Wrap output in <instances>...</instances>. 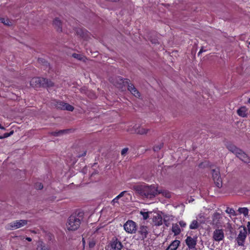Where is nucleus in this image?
Returning <instances> with one entry per match:
<instances>
[{"label": "nucleus", "instance_id": "nucleus-46", "mask_svg": "<svg viewBox=\"0 0 250 250\" xmlns=\"http://www.w3.org/2000/svg\"><path fill=\"white\" fill-rule=\"evenodd\" d=\"M205 51H206V50H204L203 47H202L201 48V49H200V50L199 51V52H198V56H200V54H201L202 52H205Z\"/></svg>", "mask_w": 250, "mask_h": 250}, {"label": "nucleus", "instance_id": "nucleus-51", "mask_svg": "<svg viewBox=\"0 0 250 250\" xmlns=\"http://www.w3.org/2000/svg\"><path fill=\"white\" fill-rule=\"evenodd\" d=\"M115 198H116L117 200H119L120 198H121V197L118 195L115 197Z\"/></svg>", "mask_w": 250, "mask_h": 250}, {"label": "nucleus", "instance_id": "nucleus-17", "mask_svg": "<svg viewBox=\"0 0 250 250\" xmlns=\"http://www.w3.org/2000/svg\"><path fill=\"white\" fill-rule=\"evenodd\" d=\"M53 24L58 32L62 31V23L59 18H56L54 19Z\"/></svg>", "mask_w": 250, "mask_h": 250}, {"label": "nucleus", "instance_id": "nucleus-37", "mask_svg": "<svg viewBox=\"0 0 250 250\" xmlns=\"http://www.w3.org/2000/svg\"><path fill=\"white\" fill-rule=\"evenodd\" d=\"M63 131H54V132H51L50 133V134L52 136H59L61 135H62V132Z\"/></svg>", "mask_w": 250, "mask_h": 250}, {"label": "nucleus", "instance_id": "nucleus-18", "mask_svg": "<svg viewBox=\"0 0 250 250\" xmlns=\"http://www.w3.org/2000/svg\"><path fill=\"white\" fill-rule=\"evenodd\" d=\"M120 80L121 81V82L123 83H125V86H127L128 90L130 92V90H131L133 88L135 87L133 84L130 83V80L128 79H121L120 78Z\"/></svg>", "mask_w": 250, "mask_h": 250}, {"label": "nucleus", "instance_id": "nucleus-36", "mask_svg": "<svg viewBox=\"0 0 250 250\" xmlns=\"http://www.w3.org/2000/svg\"><path fill=\"white\" fill-rule=\"evenodd\" d=\"M163 146V144L162 143L159 144L158 145H156L153 147V150L155 152L158 151Z\"/></svg>", "mask_w": 250, "mask_h": 250}, {"label": "nucleus", "instance_id": "nucleus-42", "mask_svg": "<svg viewBox=\"0 0 250 250\" xmlns=\"http://www.w3.org/2000/svg\"><path fill=\"white\" fill-rule=\"evenodd\" d=\"M86 152H86V150H84V151L83 152V153L82 154H79V155H78V157L79 158H80V157H81L84 156H85V155H86Z\"/></svg>", "mask_w": 250, "mask_h": 250}, {"label": "nucleus", "instance_id": "nucleus-23", "mask_svg": "<svg viewBox=\"0 0 250 250\" xmlns=\"http://www.w3.org/2000/svg\"><path fill=\"white\" fill-rule=\"evenodd\" d=\"M228 148L229 150L232 152L233 153L235 154L236 155L237 153H239V152H240V149L236 147L235 146L233 145H229L228 146Z\"/></svg>", "mask_w": 250, "mask_h": 250}, {"label": "nucleus", "instance_id": "nucleus-8", "mask_svg": "<svg viewBox=\"0 0 250 250\" xmlns=\"http://www.w3.org/2000/svg\"><path fill=\"white\" fill-rule=\"evenodd\" d=\"M28 222L27 220H16L9 223V226L11 229H16L25 226L27 224Z\"/></svg>", "mask_w": 250, "mask_h": 250}, {"label": "nucleus", "instance_id": "nucleus-33", "mask_svg": "<svg viewBox=\"0 0 250 250\" xmlns=\"http://www.w3.org/2000/svg\"><path fill=\"white\" fill-rule=\"evenodd\" d=\"M226 212L233 216L236 215V213H235V210L232 208H229V207H228L226 210Z\"/></svg>", "mask_w": 250, "mask_h": 250}, {"label": "nucleus", "instance_id": "nucleus-21", "mask_svg": "<svg viewBox=\"0 0 250 250\" xmlns=\"http://www.w3.org/2000/svg\"><path fill=\"white\" fill-rule=\"evenodd\" d=\"M37 250H49V248L42 241H39L37 245Z\"/></svg>", "mask_w": 250, "mask_h": 250}, {"label": "nucleus", "instance_id": "nucleus-14", "mask_svg": "<svg viewBox=\"0 0 250 250\" xmlns=\"http://www.w3.org/2000/svg\"><path fill=\"white\" fill-rule=\"evenodd\" d=\"M43 78L36 77L33 78L30 81V84L34 87H42L43 82L42 81Z\"/></svg>", "mask_w": 250, "mask_h": 250}, {"label": "nucleus", "instance_id": "nucleus-35", "mask_svg": "<svg viewBox=\"0 0 250 250\" xmlns=\"http://www.w3.org/2000/svg\"><path fill=\"white\" fill-rule=\"evenodd\" d=\"M14 133V131L12 130L9 133H5L3 135H0V139H3L7 138L11 135H12Z\"/></svg>", "mask_w": 250, "mask_h": 250}, {"label": "nucleus", "instance_id": "nucleus-24", "mask_svg": "<svg viewBox=\"0 0 250 250\" xmlns=\"http://www.w3.org/2000/svg\"><path fill=\"white\" fill-rule=\"evenodd\" d=\"M153 222L155 225L159 226L163 224V218L162 217L158 215L153 218Z\"/></svg>", "mask_w": 250, "mask_h": 250}, {"label": "nucleus", "instance_id": "nucleus-55", "mask_svg": "<svg viewBox=\"0 0 250 250\" xmlns=\"http://www.w3.org/2000/svg\"><path fill=\"white\" fill-rule=\"evenodd\" d=\"M249 44H250V42H249Z\"/></svg>", "mask_w": 250, "mask_h": 250}, {"label": "nucleus", "instance_id": "nucleus-52", "mask_svg": "<svg viewBox=\"0 0 250 250\" xmlns=\"http://www.w3.org/2000/svg\"><path fill=\"white\" fill-rule=\"evenodd\" d=\"M115 198H116L117 200H119L120 198H121V197L118 195L115 197Z\"/></svg>", "mask_w": 250, "mask_h": 250}, {"label": "nucleus", "instance_id": "nucleus-47", "mask_svg": "<svg viewBox=\"0 0 250 250\" xmlns=\"http://www.w3.org/2000/svg\"><path fill=\"white\" fill-rule=\"evenodd\" d=\"M166 216L164 217V223H165V224L166 225V226H167V227H168L169 224V223H168V222H167V221L166 220Z\"/></svg>", "mask_w": 250, "mask_h": 250}, {"label": "nucleus", "instance_id": "nucleus-2", "mask_svg": "<svg viewBox=\"0 0 250 250\" xmlns=\"http://www.w3.org/2000/svg\"><path fill=\"white\" fill-rule=\"evenodd\" d=\"M83 211H77L71 214L68 219L66 226L69 230H77L80 226L81 221L83 218Z\"/></svg>", "mask_w": 250, "mask_h": 250}, {"label": "nucleus", "instance_id": "nucleus-22", "mask_svg": "<svg viewBox=\"0 0 250 250\" xmlns=\"http://www.w3.org/2000/svg\"><path fill=\"white\" fill-rule=\"evenodd\" d=\"M42 81L43 82L42 87H51L54 86V83L47 79L43 78Z\"/></svg>", "mask_w": 250, "mask_h": 250}, {"label": "nucleus", "instance_id": "nucleus-3", "mask_svg": "<svg viewBox=\"0 0 250 250\" xmlns=\"http://www.w3.org/2000/svg\"><path fill=\"white\" fill-rule=\"evenodd\" d=\"M54 104L56 108L61 110L72 111L74 109L73 106L63 101H55Z\"/></svg>", "mask_w": 250, "mask_h": 250}, {"label": "nucleus", "instance_id": "nucleus-45", "mask_svg": "<svg viewBox=\"0 0 250 250\" xmlns=\"http://www.w3.org/2000/svg\"><path fill=\"white\" fill-rule=\"evenodd\" d=\"M60 131H63L62 132V134L64 133H67L70 131V129H63V130H60Z\"/></svg>", "mask_w": 250, "mask_h": 250}, {"label": "nucleus", "instance_id": "nucleus-44", "mask_svg": "<svg viewBox=\"0 0 250 250\" xmlns=\"http://www.w3.org/2000/svg\"><path fill=\"white\" fill-rule=\"evenodd\" d=\"M111 203L113 205H115V203H118V200L115 198L112 200Z\"/></svg>", "mask_w": 250, "mask_h": 250}, {"label": "nucleus", "instance_id": "nucleus-7", "mask_svg": "<svg viewBox=\"0 0 250 250\" xmlns=\"http://www.w3.org/2000/svg\"><path fill=\"white\" fill-rule=\"evenodd\" d=\"M125 230L128 233H134L137 230L135 222L132 220L127 221L124 225Z\"/></svg>", "mask_w": 250, "mask_h": 250}, {"label": "nucleus", "instance_id": "nucleus-19", "mask_svg": "<svg viewBox=\"0 0 250 250\" xmlns=\"http://www.w3.org/2000/svg\"><path fill=\"white\" fill-rule=\"evenodd\" d=\"M180 243V241L175 240L173 241L169 246L167 248L166 250H176Z\"/></svg>", "mask_w": 250, "mask_h": 250}, {"label": "nucleus", "instance_id": "nucleus-25", "mask_svg": "<svg viewBox=\"0 0 250 250\" xmlns=\"http://www.w3.org/2000/svg\"><path fill=\"white\" fill-rule=\"evenodd\" d=\"M159 194H161L163 196H164L167 198H169L171 197V193L167 190H165V189L158 190V195Z\"/></svg>", "mask_w": 250, "mask_h": 250}, {"label": "nucleus", "instance_id": "nucleus-49", "mask_svg": "<svg viewBox=\"0 0 250 250\" xmlns=\"http://www.w3.org/2000/svg\"><path fill=\"white\" fill-rule=\"evenodd\" d=\"M98 173V170H94V171L91 174V176H93V175H94L95 174H97Z\"/></svg>", "mask_w": 250, "mask_h": 250}, {"label": "nucleus", "instance_id": "nucleus-1", "mask_svg": "<svg viewBox=\"0 0 250 250\" xmlns=\"http://www.w3.org/2000/svg\"><path fill=\"white\" fill-rule=\"evenodd\" d=\"M130 188L143 199H152L158 195V188L154 185H133Z\"/></svg>", "mask_w": 250, "mask_h": 250}, {"label": "nucleus", "instance_id": "nucleus-31", "mask_svg": "<svg viewBox=\"0 0 250 250\" xmlns=\"http://www.w3.org/2000/svg\"><path fill=\"white\" fill-rule=\"evenodd\" d=\"M0 21L5 25L8 26H11L12 25V22L8 19L0 18Z\"/></svg>", "mask_w": 250, "mask_h": 250}, {"label": "nucleus", "instance_id": "nucleus-54", "mask_svg": "<svg viewBox=\"0 0 250 250\" xmlns=\"http://www.w3.org/2000/svg\"><path fill=\"white\" fill-rule=\"evenodd\" d=\"M248 103L250 104V98H249V99L248 100Z\"/></svg>", "mask_w": 250, "mask_h": 250}, {"label": "nucleus", "instance_id": "nucleus-39", "mask_svg": "<svg viewBox=\"0 0 250 250\" xmlns=\"http://www.w3.org/2000/svg\"><path fill=\"white\" fill-rule=\"evenodd\" d=\"M141 214L143 215V218L145 220L147 219L149 217L148 212H141Z\"/></svg>", "mask_w": 250, "mask_h": 250}, {"label": "nucleus", "instance_id": "nucleus-20", "mask_svg": "<svg viewBox=\"0 0 250 250\" xmlns=\"http://www.w3.org/2000/svg\"><path fill=\"white\" fill-rule=\"evenodd\" d=\"M247 108L245 106H242L237 110L238 115L242 117H246L247 114L246 113Z\"/></svg>", "mask_w": 250, "mask_h": 250}, {"label": "nucleus", "instance_id": "nucleus-28", "mask_svg": "<svg viewBox=\"0 0 250 250\" xmlns=\"http://www.w3.org/2000/svg\"><path fill=\"white\" fill-rule=\"evenodd\" d=\"M72 56L78 60L83 61V62H85L86 60V58L83 55L80 54L73 53Z\"/></svg>", "mask_w": 250, "mask_h": 250}, {"label": "nucleus", "instance_id": "nucleus-13", "mask_svg": "<svg viewBox=\"0 0 250 250\" xmlns=\"http://www.w3.org/2000/svg\"><path fill=\"white\" fill-rule=\"evenodd\" d=\"M224 232L222 229H215L213 232V238L216 241H220L224 238Z\"/></svg>", "mask_w": 250, "mask_h": 250}, {"label": "nucleus", "instance_id": "nucleus-30", "mask_svg": "<svg viewBox=\"0 0 250 250\" xmlns=\"http://www.w3.org/2000/svg\"><path fill=\"white\" fill-rule=\"evenodd\" d=\"M38 61L39 63L43 64L44 66L46 67V68L49 67V63L46 61L43 58H39L38 60Z\"/></svg>", "mask_w": 250, "mask_h": 250}, {"label": "nucleus", "instance_id": "nucleus-43", "mask_svg": "<svg viewBox=\"0 0 250 250\" xmlns=\"http://www.w3.org/2000/svg\"><path fill=\"white\" fill-rule=\"evenodd\" d=\"M126 193H127L126 191H123L119 194V196L121 198L123 197L125 194Z\"/></svg>", "mask_w": 250, "mask_h": 250}, {"label": "nucleus", "instance_id": "nucleus-15", "mask_svg": "<svg viewBox=\"0 0 250 250\" xmlns=\"http://www.w3.org/2000/svg\"><path fill=\"white\" fill-rule=\"evenodd\" d=\"M236 156L245 163H249L250 162V159L248 156L241 149Z\"/></svg>", "mask_w": 250, "mask_h": 250}, {"label": "nucleus", "instance_id": "nucleus-34", "mask_svg": "<svg viewBox=\"0 0 250 250\" xmlns=\"http://www.w3.org/2000/svg\"><path fill=\"white\" fill-rule=\"evenodd\" d=\"M130 92L134 95L136 97H139L140 96V93L138 91V90L135 88H133L131 90H130Z\"/></svg>", "mask_w": 250, "mask_h": 250}, {"label": "nucleus", "instance_id": "nucleus-38", "mask_svg": "<svg viewBox=\"0 0 250 250\" xmlns=\"http://www.w3.org/2000/svg\"><path fill=\"white\" fill-rule=\"evenodd\" d=\"M35 188L37 189H42L43 188V185L41 183H37L35 184Z\"/></svg>", "mask_w": 250, "mask_h": 250}, {"label": "nucleus", "instance_id": "nucleus-16", "mask_svg": "<svg viewBox=\"0 0 250 250\" xmlns=\"http://www.w3.org/2000/svg\"><path fill=\"white\" fill-rule=\"evenodd\" d=\"M76 33L78 36L84 39H87L88 36V32L84 29L77 28L76 30Z\"/></svg>", "mask_w": 250, "mask_h": 250}, {"label": "nucleus", "instance_id": "nucleus-50", "mask_svg": "<svg viewBox=\"0 0 250 250\" xmlns=\"http://www.w3.org/2000/svg\"><path fill=\"white\" fill-rule=\"evenodd\" d=\"M25 239L29 242H31L32 241V239L30 237H26Z\"/></svg>", "mask_w": 250, "mask_h": 250}, {"label": "nucleus", "instance_id": "nucleus-10", "mask_svg": "<svg viewBox=\"0 0 250 250\" xmlns=\"http://www.w3.org/2000/svg\"><path fill=\"white\" fill-rule=\"evenodd\" d=\"M222 216L219 213H214L212 216V225L217 228L221 227L222 225Z\"/></svg>", "mask_w": 250, "mask_h": 250}, {"label": "nucleus", "instance_id": "nucleus-41", "mask_svg": "<svg viewBox=\"0 0 250 250\" xmlns=\"http://www.w3.org/2000/svg\"><path fill=\"white\" fill-rule=\"evenodd\" d=\"M179 223L181 227L184 228L186 226V223L183 221H180Z\"/></svg>", "mask_w": 250, "mask_h": 250}, {"label": "nucleus", "instance_id": "nucleus-11", "mask_svg": "<svg viewBox=\"0 0 250 250\" xmlns=\"http://www.w3.org/2000/svg\"><path fill=\"white\" fill-rule=\"evenodd\" d=\"M186 243L188 247V249H196L197 238L188 236L185 240Z\"/></svg>", "mask_w": 250, "mask_h": 250}, {"label": "nucleus", "instance_id": "nucleus-4", "mask_svg": "<svg viewBox=\"0 0 250 250\" xmlns=\"http://www.w3.org/2000/svg\"><path fill=\"white\" fill-rule=\"evenodd\" d=\"M149 130V129L144 128L137 125H135L132 127H128L126 130L127 132H129L131 133H137L140 135L146 134Z\"/></svg>", "mask_w": 250, "mask_h": 250}, {"label": "nucleus", "instance_id": "nucleus-26", "mask_svg": "<svg viewBox=\"0 0 250 250\" xmlns=\"http://www.w3.org/2000/svg\"><path fill=\"white\" fill-rule=\"evenodd\" d=\"M120 78L123 79L121 77H118L116 78V82L114 83V84L119 88H123V87L125 86V84L121 82L120 80Z\"/></svg>", "mask_w": 250, "mask_h": 250}, {"label": "nucleus", "instance_id": "nucleus-48", "mask_svg": "<svg viewBox=\"0 0 250 250\" xmlns=\"http://www.w3.org/2000/svg\"><path fill=\"white\" fill-rule=\"evenodd\" d=\"M247 228H248L249 233H250V222H248V223Z\"/></svg>", "mask_w": 250, "mask_h": 250}, {"label": "nucleus", "instance_id": "nucleus-29", "mask_svg": "<svg viewBox=\"0 0 250 250\" xmlns=\"http://www.w3.org/2000/svg\"><path fill=\"white\" fill-rule=\"evenodd\" d=\"M238 211L240 214H243L245 216L248 215L249 209L247 208H240Z\"/></svg>", "mask_w": 250, "mask_h": 250}, {"label": "nucleus", "instance_id": "nucleus-9", "mask_svg": "<svg viewBox=\"0 0 250 250\" xmlns=\"http://www.w3.org/2000/svg\"><path fill=\"white\" fill-rule=\"evenodd\" d=\"M148 233V227L146 226L141 225L138 230V233L139 234V239L142 240H144L147 237Z\"/></svg>", "mask_w": 250, "mask_h": 250}, {"label": "nucleus", "instance_id": "nucleus-53", "mask_svg": "<svg viewBox=\"0 0 250 250\" xmlns=\"http://www.w3.org/2000/svg\"><path fill=\"white\" fill-rule=\"evenodd\" d=\"M94 244H93L90 243L89 244V247L91 248V247H92L94 246Z\"/></svg>", "mask_w": 250, "mask_h": 250}, {"label": "nucleus", "instance_id": "nucleus-12", "mask_svg": "<svg viewBox=\"0 0 250 250\" xmlns=\"http://www.w3.org/2000/svg\"><path fill=\"white\" fill-rule=\"evenodd\" d=\"M111 247L114 250H121L123 248V245L117 238H113L111 242Z\"/></svg>", "mask_w": 250, "mask_h": 250}, {"label": "nucleus", "instance_id": "nucleus-6", "mask_svg": "<svg viewBox=\"0 0 250 250\" xmlns=\"http://www.w3.org/2000/svg\"><path fill=\"white\" fill-rule=\"evenodd\" d=\"M211 172L212 178L216 186L218 188H221L222 187V180L219 168L212 169Z\"/></svg>", "mask_w": 250, "mask_h": 250}, {"label": "nucleus", "instance_id": "nucleus-27", "mask_svg": "<svg viewBox=\"0 0 250 250\" xmlns=\"http://www.w3.org/2000/svg\"><path fill=\"white\" fill-rule=\"evenodd\" d=\"M172 231L174 233L175 235H178L181 232V229L177 224H173Z\"/></svg>", "mask_w": 250, "mask_h": 250}, {"label": "nucleus", "instance_id": "nucleus-32", "mask_svg": "<svg viewBox=\"0 0 250 250\" xmlns=\"http://www.w3.org/2000/svg\"><path fill=\"white\" fill-rule=\"evenodd\" d=\"M199 224L196 220H193L191 223L189 228L191 229H196L198 228Z\"/></svg>", "mask_w": 250, "mask_h": 250}, {"label": "nucleus", "instance_id": "nucleus-5", "mask_svg": "<svg viewBox=\"0 0 250 250\" xmlns=\"http://www.w3.org/2000/svg\"><path fill=\"white\" fill-rule=\"evenodd\" d=\"M247 236V230L246 227L240 229L239 233L236 240L239 246H244V242Z\"/></svg>", "mask_w": 250, "mask_h": 250}, {"label": "nucleus", "instance_id": "nucleus-40", "mask_svg": "<svg viewBox=\"0 0 250 250\" xmlns=\"http://www.w3.org/2000/svg\"><path fill=\"white\" fill-rule=\"evenodd\" d=\"M128 150V148H127V147L123 148L121 151V155H123V156L125 155L126 154V153L127 152Z\"/></svg>", "mask_w": 250, "mask_h": 250}]
</instances>
